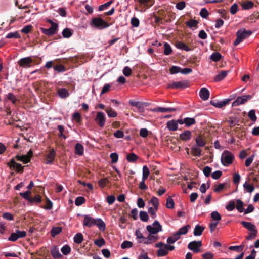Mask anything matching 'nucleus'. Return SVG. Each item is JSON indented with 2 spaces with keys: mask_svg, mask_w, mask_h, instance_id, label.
<instances>
[{
  "mask_svg": "<svg viewBox=\"0 0 259 259\" xmlns=\"http://www.w3.org/2000/svg\"><path fill=\"white\" fill-rule=\"evenodd\" d=\"M83 225L88 227L96 225L101 231H104L106 228L105 223L101 219H94L90 215H84Z\"/></svg>",
  "mask_w": 259,
  "mask_h": 259,
  "instance_id": "f257e3e1",
  "label": "nucleus"
},
{
  "mask_svg": "<svg viewBox=\"0 0 259 259\" xmlns=\"http://www.w3.org/2000/svg\"><path fill=\"white\" fill-rule=\"evenodd\" d=\"M90 25L95 29L102 30L109 27L108 23L99 17H94L90 21Z\"/></svg>",
  "mask_w": 259,
  "mask_h": 259,
  "instance_id": "f03ea898",
  "label": "nucleus"
},
{
  "mask_svg": "<svg viewBox=\"0 0 259 259\" xmlns=\"http://www.w3.org/2000/svg\"><path fill=\"white\" fill-rule=\"evenodd\" d=\"M31 191H27L19 193L20 195L24 199L27 200L30 205L40 203L42 201L41 197L38 194L35 195L33 198L30 196Z\"/></svg>",
  "mask_w": 259,
  "mask_h": 259,
  "instance_id": "7ed1b4c3",
  "label": "nucleus"
},
{
  "mask_svg": "<svg viewBox=\"0 0 259 259\" xmlns=\"http://www.w3.org/2000/svg\"><path fill=\"white\" fill-rule=\"evenodd\" d=\"M252 33L251 31L246 30L244 28L239 29L236 32L237 38L234 42V45L237 46L243 40L249 37Z\"/></svg>",
  "mask_w": 259,
  "mask_h": 259,
  "instance_id": "20e7f679",
  "label": "nucleus"
},
{
  "mask_svg": "<svg viewBox=\"0 0 259 259\" xmlns=\"http://www.w3.org/2000/svg\"><path fill=\"white\" fill-rule=\"evenodd\" d=\"M234 155L229 151L225 150L222 154L221 161L223 165L228 166L234 159Z\"/></svg>",
  "mask_w": 259,
  "mask_h": 259,
  "instance_id": "39448f33",
  "label": "nucleus"
},
{
  "mask_svg": "<svg viewBox=\"0 0 259 259\" xmlns=\"http://www.w3.org/2000/svg\"><path fill=\"white\" fill-rule=\"evenodd\" d=\"M146 229L150 234H156L162 230V226L157 220L155 221L152 225L147 226Z\"/></svg>",
  "mask_w": 259,
  "mask_h": 259,
  "instance_id": "423d86ee",
  "label": "nucleus"
},
{
  "mask_svg": "<svg viewBox=\"0 0 259 259\" xmlns=\"http://www.w3.org/2000/svg\"><path fill=\"white\" fill-rule=\"evenodd\" d=\"M48 22L51 24V26L48 29L41 28L40 30L44 34L48 36H51L56 33L58 29V25L57 24L53 22L51 20H49Z\"/></svg>",
  "mask_w": 259,
  "mask_h": 259,
  "instance_id": "0eeeda50",
  "label": "nucleus"
},
{
  "mask_svg": "<svg viewBox=\"0 0 259 259\" xmlns=\"http://www.w3.org/2000/svg\"><path fill=\"white\" fill-rule=\"evenodd\" d=\"M96 123L101 127H103L105 124V115L103 112H98L95 118Z\"/></svg>",
  "mask_w": 259,
  "mask_h": 259,
  "instance_id": "6e6552de",
  "label": "nucleus"
},
{
  "mask_svg": "<svg viewBox=\"0 0 259 259\" xmlns=\"http://www.w3.org/2000/svg\"><path fill=\"white\" fill-rule=\"evenodd\" d=\"M252 96L250 95L239 96L232 103V106H239L241 104H244L248 100H250Z\"/></svg>",
  "mask_w": 259,
  "mask_h": 259,
  "instance_id": "1a4fd4ad",
  "label": "nucleus"
},
{
  "mask_svg": "<svg viewBox=\"0 0 259 259\" xmlns=\"http://www.w3.org/2000/svg\"><path fill=\"white\" fill-rule=\"evenodd\" d=\"M187 87V82L186 81L173 82L172 83L167 85V88L172 89H183L186 88Z\"/></svg>",
  "mask_w": 259,
  "mask_h": 259,
  "instance_id": "9d476101",
  "label": "nucleus"
},
{
  "mask_svg": "<svg viewBox=\"0 0 259 259\" xmlns=\"http://www.w3.org/2000/svg\"><path fill=\"white\" fill-rule=\"evenodd\" d=\"M201 246V241H193L188 244V248L195 253H198L200 252L199 247Z\"/></svg>",
  "mask_w": 259,
  "mask_h": 259,
  "instance_id": "9b49d317",
  "label": "nucleus"
},
{
  "mask_svg": "<svg viewBox=\"0 0 259 259\" xmlns=\"http://www.w3.org/2000/svg\"><path fill=\"white\" fill-rule=\"evenodd\" d=\"M241 224L243 225L244 227L246 229L250 231V232H253V236H256L257 233V230L255 226L251 222H246V221H242Z\"/></svg>",
  "mask_w": 259,
  "mask_h": 259,
  "instance_id": "f8f14e48",
  "label": "nucleus"
},
{
  "mask_svg": "<svg viewBox=\"0 0 259 259\" xmlns=\"http://www.w3.org/2000/svg\"><path fill=\"white\" fill-rule=\"evenodd\" d=\"M179 121H180V119L177 120L172 119L168 121L166 123V128L170 131H177L178 129Z\"/></svg>",
  "mask_w": 259,
  "mask_h": 259,
  "instance_id": "ddd939ff",
  "label": "nucleus"
},
{
  "mask_svg": "<svg viewBox=\"0 0 259 259\" xmlns=\"http://www.w3.org/2000/svg\"><path fill=\"white\" fill-rule=\"evenodd\" d=\"M32 62V59L31 57H27L21 58L18 61V64L20 67L23 68H27L30 67V64Z\"/></svg>",
  "mask_w": 259,
  "mask_h": 259,
  "instance_id": "4468645a",
  "label": "nucleus"
},
{
  "mask_svg": "<svg viewBox=\"0 0 259 259\" xmlns=\"http://www.w3.org/2000/svg\"><path fill=\"white\" fill-rule=\"evenodd\" d=\"M230 101V99H225L220 101L212 100L210 101V104L215 107L221 108L229 104Z\"/></svg>",
  "mask_w": 259,
  "mask_h": 259,
  "instance_id": "2eb2a0df",
  "label": "nucleus"
},
{
  "mask_svg": "<svg viewBox=\"0 0 259 259\" xmlns=\"http://www.w3.org/2000/svg\"><path fill=\"white\" fill-rule=\"evenodd\" d=\"M56 155V153L55 150L54 149H51L49 153H48L46 155L45 163L46 164H52L55 159Z\"/></svg>",
  "mask_w": 259,
  "mask_h": 259,
  "instance_id": "dca6fc26",
  "label": "nucleus"
},
{
  "mask_svg": "<svg viewBox=\"0 0 259 259\" xmlns=\"http://www.w3.org/2000/svg\"><path fill=\"white\" fill-rule=\"evenodd\" d=\"M32 156V152L30 150L27 154L24 155H17L16 158L18 160L22 161L24 163H28L31 159V157Z\"/></svg>",
  "mask_w": 259,
  "mask_h": 259,
  "instance_id": "f3484780",
  "label": "nucleus"
},
{
  "mask_svg": "<svg viewBox=\"0 0 259 259\" xmlns=\"http://www.w3.org/2000/svg\"><path fill=\"white\" fill-rule=\"evenodd\" d=\"M195 123L194 118L186 117L184 119H180V121H179L180 124H185V126L188 127L194 125Z\"/></svg>",
  "mask_w": 259,
  "mask_h": 259,
  "instance_id": "a211bd4d",
  "label": "nucleus"
},
{
  "mask_svg": "<svg viewBox=\"0 0 259 259\" xmlns=\"http://www.w3.org/2000/svg\"><path fill=\"white\" fill-rule=\"evenodd\" d=\"M177 110V108H166V107H158L153 108L152 109V111L153 112H161V113H164V112H172L176 111Z\"/></svg>",
  "mask_w": 259,
  "mask_h": 259,
  "instance_id": "6ab92c4d",
  "label": "nucleus"
},
{
  "mask_svg": "<svg viewBox=\"0 0 259 259\" xmlns=\"http://www.w3.org/2000/svg\"><path fill=\"white\" fill-rule=\"evenodd\" d=\"M181 140L184 141H189L192 137V133L189 130H185L179 135Z\"/></svg>",
  "mask_w": 259,
  "mask_h": 259,
  "instance_id": "aec40b11",
  "label": "nucleus"
},
{
  "mask_svg": "<svg viewBox=\"0 0 259 259\" xmlns=\"http://www.w3.org/2000/svg\"><path fill=\"white\" fill-rule=\"evenodd\" d=\"M209 91L206 88H202L199 92L200 97L204 101L208 99L209 97Z\"/></svg>",
  "mask_w": 259,
  "mask_h": 259,
  "instance_id": "412c9836",
  "label": "nucleus"
},
{
  "mask_svg": "<svg viewBox=\"0 0 259 259\" xmlns=\"http://www.w3.org/2000/svg\"><path fill=\"white\" fill-rule=\"evenodd\" d=\"M130 103L132 106L136 107L140 111L143 110L146 105V103L139 101H131Z\"/></svg>",
  "mask_w": 259,
  "mask_h": 259,
  "instance_id": "4be33fe9",
  "label": "nucleus"
},
{
  "mask_svg": "<svg viewBox=\"0 0 259 259\" xmlns=\"http://www.w3.org/2000/svg\"><path fill=\"white\" fill-rule=\"evenodd\" d=\"M75 153L79 156H82L84 153V147L80 143H77L75 146Z\"/></svg>",
  "mask_w": 259,
  "mask_h": 259,
  "instance_id": "5701e85b",
  "label": "nucleus"
},
{
  "mask_svg": "<svg viewBox=\"0 0 259 259\" xmlns=\"http://www.w3.org/2000/svg\"><path fill=\"white\" fill-rule=\"evenodd\" d=\"M196 145L200 147H203L206 145V142L203 139L201 135H198L195 138Z\"/></svg>",
  "mask_w": 259,
  "mask_h": 259,
  "instance_id": "b1692460",
  "label": "nucleus"
},
{
  "mask_svg": "<svg viewBox=\"0 0 259 259\" xmlns=\"http://www.w3.org/2000/svg\"><path fill=\"white\" fill-rule=\"evenodd\" d=\"M204 229L205 228L202 226L199 225H196L194 230V235L195 236H200L202 234Z\"/></svg>",
  "mask_w": 259,
  "mask_h": 259,
  "instance_id": "393cba45",
  "label": "nucleus"
},
{
  "mask_svg": "<svg viewBox=\"0 0 259 259\" xmlns=\"http://www.w3.org/2000/svg\"><path fill=\"white\" fill-rule=\"evenodd\" d=\"M227 121L231 126H233L239 125L240 119L237 117L230 116L228 118Z\"/></svg>",
  "mask_w": 259,
  "mask_h": 259,
  "instance_id": "a878e982",
  "label": "nucleus"
},
{
  "mask_svg": "<svg viewBox=\"0 0 259 259\" xmlns=\"http://www.w3.org/2000/svg\"><path fill=\"white\" fill-rule=\"evenodd\" d=\"M51 253L54 258H60L62 256L57 247H54L51 249Z\"/></svg>",
  "mask_w": 259,
  "mask_h": 259,
  "instance_id": "bb28decb",
  "label": "nucleus"
},
{
  "mask_svg": "<svg viewBox=\"0 0 259 259\" xmlns=\"http://www.w3.org/2000/svg\"><path fill=\"white\" fill-rule=\"evenodd\" d=\"M191 151L194 156L200 157L201 155V150L200 147L194 145L191 147Z\"/></svg>",
  "mask_w": 259,
  "mask_h": 259,
  "instance_id": "cd10ccee",
  "label": "nucleus"
},
{
  "mask_svg": "<svg viewBox=\"0 0 259 259\" xmlns=\"http://www.w3.org/2000/svg\"><path fill=\"white\" fill-rule=\"evenodd\" d=\"M228 74V71H222L221 72L219 73L214 77L215 81H220L223 79H224Z\"/></svg>",
  "mask_w": 259,
  "mask_h": 259,
  "instance_id": "c85d7f7f",
  "label": "nucleus"
},
{
  "mask_svg": "<svg viewBox=\"0 0 259 259\" xmlns=\"http://www.w3.org/2000/svg\"><path fill=\"white\" fill-rule=\"evenodd\" d=\"M138 2L140 5L148 8L151 7L154 3V0H138Z\"/></svg>",
  "mask_w": 259,
  "mask_h": 259,
  "instance_id": "c756f323",
  "label": "nucleus"
},
{
  "mask_svg": "<svg viewBox=\"0 0 259 259\" xmlns=\"http://www.w3.org/2000/svg\"><path fill=\"white\" fill-rule=\"evenodd\" d=\"M58 94L61 98H65L69 95L68 91L65 88H61L59 89L58 91Z\"/></svg>",
  "mask_w": 259,
  "mask_h": 259,
  "instance_id": "7c9ffc66",
  "label": "nucleus"
},
{
  "mask_svg": "<svg viewBox=\"0 0 259 259\" xmlns=\"http://www.w3.org/2000/svg\"><path fill=\"white\" fill-rule=\"evenodd\" d=\"M168 253V251L165 245L162 248L158 249L157 251V255L158 257L166 256Z\"/></svg>",
  "mask_w": 259,
  "mask_h": 259,
  "instance_id": "2f4dec72",
  "label": "nucleus"
},
{
  "mask_svg": "<svg viewBox=\"0 0 259 259\" xmlns=\"http://www.w3.org/2000/svg\"><path fill=\"white\" fill-rule=\"evenodd\" d=\"M176 46L178 49L184 50L187 52L190 51L191 50V49L188 47L187 45H186L184 42L181 41L177 42L176 45Z\"/></svg>",
  "mask_w": 259,
  "mask_h": 259,
  "instance_id": "473e14b6",
  "label": "nucleus"
},
{
  "mask_svg": "<svg viewBox=\"0 0 259 259\" xmlns=\"http://www.w3.org/2000/svg\"><path fill=\"white\" fill-rule=\"evenodd\" d=\"M83 240V237L81 233H78L75 235L73 238L74 242L76 244L81 243Z\"/></svg>",
  "mask_w": 259,
  "mask_h": 259,
  "instance_id": "72a5a7b5",
  "label": "nucleus"
},
{
  "mask_svg": "<svg viewBox=\"0 0 259 259\" xmlns=\"http://www.w3.org/2000/svg\"><path fill=\"white\" fill-rule=\"evenodd\" d=\"M244 189L248 193H252L254 190V187L253 185L249 184L247 182L243 185Z\"/></svg>",
  "mask_w": 259,
  "mask_h": 259,
  "instance_id": "f704fd0d",
  "label": "nucleus"
},
{
  "mask_svg": "<svg viewBox=\"0 0 259 259\" xmlns=\"http://www.w3.org/2000/svg\"><path fill=\"white\" fill-rule=\"evenodd\" d=\"M236 209L240 212H242L244 210L243 202L240 199H238L236 200Z\"/></svg>",
  "mask_w": 259,
  "mask_h": 259,
  "instance_id": "c9c22d12",
  "label": "nucleus"
},
{
  "mask_svg": "<svg viewBox=\"0 0 259 259\" xmlns=\"http://www.w3.org/2000/svg\"><path fill=\"white\" fill-rule=\"evenodd\" d=\"M164 54L165 55H169L172 51V48L170 45L167 42L164 44Z\"/></svg>",
  "mask_w": 259,
  "mask_h": 259,
  "instance_id": "e433bc0d",
  "label": "nucleus"
},
{
  "mask_svg": "<svg viewBox=\"0 0 259 259\" xmlns=\"http://www.w3.org/2000/svg\"><path fill=\"white\" fill-rule=\"evenodd\" d=\"M62 231V228L59 227H53L51 231V234L52 237H54L56 235L61 233Z\"/></svg>",
  "mask_w": 259,
  "mask_h": 259,
  "instance_id": "4c0bfd02",
  "label": "nucleus"
},
{
  "mask_svg": "<svg viewBox=\"0 0 259 259\" xmlns=\"http://www.w3.org/2000/svg\"><path fill=\"white\" fill-rule=\"evenodd\" d=\"M190 228V226L187 225L179 229L178 232L180 235H185L188 232L189 229Z\"/></svg>",
  "mask_w": 259,
  "mask_h": 259,
  "instance_id": "58836bf2",
  "label": "nucleus"
},
{
  "mask_svg": "<svg viewBox=\"0 0 259 259\" xmlns=\"http://www.w3.org/2000/svg\"><path fill=\"white\" fill-rule=\"evenodd\" d=\"M138 159V156L134 153L128 154L126 156V159L128 162H134Z\"/></svg>",
  "mask_w": 259,
  "mask_h": 259,
  "instance_id": "ea45409f",
  "label": "nucleus"
},
{
  "mask_svg": "<svg viewBox=\"0 0 259 259\" xmlns=\"http://www.w3.org/2000/svg\"><path fill=\"white\" fill-rule=\"evenodd\" d=\"M222 56L219 52H214L210 56V58L211 60L217 62L220 60Z\"/></svg>",
  "mask_w": 259,
  "mask_h": 259,
  "instance_id": "a19ab883",
  "label": "nucleus"
},
{
  "mask_svg": "<svg viewBox=\"0 0 259 259\" xmlns=\"http://www.w3.org/2000/svg\"><path fill=\"white\" fill-rule=\"evenodd\" d=\"M198 23L197 20L194 19H191L189 21H187L186 22V25L190 28H192L196 27Z\"/></svg>",
  "mask_w": 259,
  "mask_h": 259,
  "instance_id": "79ce46f5",
  "label": "nucleus"
},
{
  "mask_svg": "<svg viewBox=\"0 0 259 259\" xmlns=\"http://www.w3.org/2000/svg\"><path fill=\"white\" fill-rule=\"evenodd\" d=\"M248 117L252 122L256 121L257 117L255 115V111L254 109L250 110L248 114Z\"/></svg>",
  "mask_w": 259,
  "mask_h": 259,
  "instance_id": "37998d69",
  "label": "nucleus"
},
{
  "mask_svg": "<svg viewBox=\"0 0 259 259\" xmlns=\"http://www.w3.org/2000/svg\"><path fill=\"white\" fill-rule=\"evenodd\" d=\"M139 217L140 220L143 222H147L149 219V216L146 211H141Z\"/></svg>",
  "mask_w": 259,
  "mask_h": 259,
  "instance_id": "c03bdc74",
  "label": "nucleus"
},
{
  "mask_svg": "<svg viewBox=\"0 0 259 259\" xmlns=\"http://www.w3.org/2000/svg\"><path fill=\"white\" fill-rule=\"evenodd\" d=\"M175 202L173 199L169 197L167 198L166 203V207L169 209H172L174 207Z\"/></svg>",
  "mask_w": 259,
  "mask_h": 259,
  "instance_id": "a18cd8bd",
  "label": "nucleus"
},
{
  "mask_svg": "<svg viewBox=\"0 0 259 259\" xmlns=\"http://www.w3.org/2000/svg\"><path fill=\"white\" fill-rule=\"evenodd\" d=\"M254 3L252 1H248L243 3L242 5V8L244 10H249L253 7Z\"/></svg>",
  "mask_w": 259,
  "mask_h": 259,
  "instance_id": "49530a36",
  "label": "nucleus"
},
{
  "mask_svg": "<svg viewBox=\"0 0 259 259\" xmlns=\"http://www.w3.org/2000/svg\"><path fill=\"white\" fill-rule=\"evenodd\" d=\"M235 203L233 200H230L228 202L226 206V209L229 211H231L235 208Z\"/></svg>",
  "mask_w": 259,
  "mask_h": 259,
  "instance_id": "de8ad7c7",
  "label": "nucleus"
},
{
  "mask_svg": "<svg viewBox=\"0 0 259 259\" xmlns=\"http://www.w3.org/2000/svg\"><path fill=\"white\" fill-rule=\"evenodd\" d=\"M62 35L64 38H69L72 35V32L71 29L69 28H65L62 31Z\"/></svg>",
  "mask_w": 259,
  "mask_h": 259,
  "instance_id": "09e8293b",
  "label": "nucleus"
},
{
  "mask_svg": "<svg viewBox=\"0 0 259 259\" xmlns=\"http://www.w3.org/2000/svg\"><path fill=\"white\" fill-rule=\"evenodd\" d=\"M244 247V245L242 244L239 246H231L229 247V249L230 250H234L236 252H241L243 250Z\"/></svg>",
  "mask_w": 259,
  "mask_h": 259,
  "instance_id": "8fccbe9b",
  "label": "nucleus"
},
{
  "mask_svg": "<svg viewBox=\"0 0 259 259\" xmlns=\"http://www.w3.org/2000/svg\"><path fill=\"white\" fill-rule=\"evenodd\" d=\"M62 253L65 255H68L71 251V248L68 245H64L61 249Z\"/></svg>",
  "mask_w": 259,
  "mask_h": 259,
  "instance_id": "3c124183",
  "label": "nucleus"
},
{
  "mask_svg": "<svg viewBox=\"0 0 259 259\" xmlns=\"http://www.w3.org/2000/svg\"><path fill=\"white\" fill-rule=\"evenodd\" d=\"M52 202L48 198L46 197V205L45 206H42L41 208L46 210H51L52 209Z\"/></svg>",
  "mask_w": 259,
  "mask_h": 259,
  "instance_id": "603ef678",
  "label": "nucleus"
},
{
  "mask_svg": "<svg viewBox=\"0 0 259 259\" xmlns=\"http://www.w3.org/2000/svg\"><path fill=\"white\" fill-rule=\"evenodd\" d=\"M85 202V198L82 196L77 197L75 200V204L76 206H80Z\"/></svg>",
  "mask_w": 259,
  "mask_h": 259,
  "instance_id": "864d4df0",
  "label": "nucleus"
},
{
  "mask_svg": "<svg viewBox=\"0 0 259 259\" xmlns=\"http://www.w3.org/2000/svg\"><path fill=\"white\" fill-rule=\"evenodd\" d=\"M158 208L155 207H150L148 208V212L151 215L153 219L155 218L156 213L157 211Z\"/></svg>",
  "mask_w": 259,
  "mask_h": 259,
  "instance_id": "5fc2aeb1",
  "label": "nucleus"
},
{
  "mask_svg": "<svg viewBox=\"0 0 259 259\" xmlns=\"http://www.w3.org/2000/svg\"><path fill=\"white\" fill-rule=\"evenodd\" d=\"M6 37L7 38H19L20 37V35L17 32H10V33H9L8 34H7Z\"/></svg>",
  "mask_w": 259,
  "mask_h": 259,
  "instance_id": "6e6d98bb",
  "label": "nucleus"
},
{
  "mask_svg": "<svg viewBox=\"0 0 259 259\" xmlns=\"http://www.w3.org/2000/svg\"><path fill=\"white\" fill-rule=\"evenodd\" d=\"M211 217L217 221H219L221 220V216L217 211H212L211 213Z\"/></svg>",
  "mask_w": 259,
  "mask_h": 259,
  "instance_id": "4d7b16f0",
  "label": "nucleus"
},
{
  "mask_svg": "<svg viewBox=\"0 0 259 259\" xmlns=\"http://www.w3.org/2000/svg\"><path fill=\"white\" fill-rule=\"evenodd\" d=\"M133 243L129 241H123L121 245V247L122 249L130 248L132 247Z\"/></svg>",
  "mask_w": 259,
  "mask_h": 259,
  "instance_id": "13d9d810",
  "label": "nucleus"
},
{
  "mask_svg": "<svg viewBox=\"0 0 259 259\" xmlns=\"http://www.w3.org/2000/svg\"><path fill=\"white\" fill-rule=\"evenodd\" d=\"M94 244L96 246H97L99 247H101L105 244V241L103 238H101L95 240L94 241Z\"/></svg>",
  "mask_w": 259,
  "mask_h": 259,
  "instance_id": "bf43d9fd",
  "label": "nucleus"
},
{
  "mask_svg": "<svg viewBox=\"0 0 259 259\" xmlns=\"http://www.w3.org/2000/svg\"><path fill=\"white\" fill-rule=\"evenodd\" d=\"M72 119L74 120L76 122L80 123L81 121V115L79 113L76 112L72 115Z\"/></svg>",
  "mask_w": 259,
  "mask_h": 259,
  "instance_id": "052dcab7",
  "label": "nucleus"
},
{
  "mask_svg": "<svg viewBox=\"0 0 259 259\" xmlns=\"http://www.w3.org/2000/svg\"><path fill=\"white\" fill-rule=\"evenodd\" d=\"M170 73L172 74L181 72V67L177 66H172L169 69Z\"/></svg>",
  "mask_w": 259,
  "mask_h": 259,
  "instance_id": "680f3d73",
  "label": "nucleus"
},
{
  "mask_svg": "<svg viewBox=\"0 0 259 259\" xmlns=\"http://www.w3.org/2000/svg\"><path fill=\"white\" fill-rule=\"evenodd\" d=\"M54 69L58 72H64L66 71V68L63 65L60 64L54 67Z\"/></svg>",
  "mask_w": 259,
  "mask_h": 259,
  "instance_id": "e2e57ef3",
  "label": "nucleus"
},
{
  "mask_svg": "<svg viewBox=\"0 0 259 259\" xmlns=\"http://www.w3.org/2000/svg\"><path fill=\"white\" fill-rule=\"evenodd\" d=\"M109 181L107 178L100 180L98 182V185L101 188H104L106 186Z\"/></svg>",
  "mask_w": 259,
  "mask_h": 259,
  "instance_id": "0e129e2a",
  "label": "nucleus"
},
{
  "mask_svg": "<svg viewBox=\"0 0 259 259\" xmlns=\"http://www.w3.org/2000/svg\"><path fill=\"white\" fill-rule=\"evenodd\" d=\"M150 202L153 206V207L158 208V206L159 204V201L158 199L156 197H153L151 199Z\"/></svg>",
  "mask_w": 259,
  "mask_h": 259,
  "instance_id": "69168bd1",
  "label": "nucleus"
},
{
  "mask_svg": "<svg viewBox=\"0 0 259 259\" xmlns=\"http://www.w3.org/2000/svg\"><path fill=\"white\" fill-rule=\"evenodd\" d=\"M106 112L108 117H115L117 115V113L112 109H106Z\"/></svg>",
  "mask_w": 259,
  "mask_h": 259,
  "instance_id": "338daca9",
  "label": "nucleus"
},
{
  "mask_svg": "<svg viewBox=\"0 0 259 259\" xmlns=\"http://www.w3.org/2000/svg\"><path fill=\"white\" fill-rule=\"evenodd\" d=\"M209 15V13L206 8H202L200 12V15L203 18H206Z\"/></svg>",
  "mask_w": 259,
  "mask_h": 259,
  "instance_id": "774afa93",
  "label": "nucleus"
}]
</instances>
